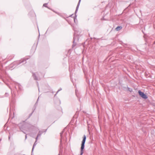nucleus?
I'll list each match as a JSON object with an SVG mask.
<instances>
[{"mask_svg": "<svg viewBox=\"0 0 155 155\" xmlns=\"http://www.w3.org/2000/svg\"><path fill=\"white\" fill-rule=\"evenodd\" d=\"M75 18H74V21H75Z\"/></svg>", "mask_w": 155, "mask_h": 155, "instance_id": "a211bd4d", "label": "nucleus"}, {"mask_svg": "<svg viewBox=\"0 0 155 155\" xmlns=\"http://www.w3.org/2000/svg\"><path fill=\"white\" fill-rule=\"evenodd\" d=\"M77 38V39H78V38L77 37H75L74 36V38H73V44L72 45V47L73 48L74 46H75L76 45V43H75V39Z\"/></svg>", "mask_w": 155, "mask_h": 155, "instance_id": "20e7f679", "label": "nucleus"}, {"mask_svg": "<svg viewBox=\"0 0 155 155\" xmlns=\"http://www.w3.org/2000/svg\"><path fill=\"white\" fill-rule=\"evenodd\" d=\"M72 15H71L70 16H71Z\"/></svg>", "mask_w": 155, "mask_h": 155, "instance_id": "412c9836", "label": "nucleus"}, {"mask_svg": "<svg viewBox=\"0 0 155 155\" xmlns=\"http://www.w3.org/2000/svg\"><path fill=\"white\" fill-rule=\"evenodd\" d=\"M2 139H0V142L1 141Z\"/></svg>", "mask_w": 155, "mask_h": 155, "instance_id": "aec40b11", "label": "nucleus"}, {"mask_svg": "<svg viewBox=\"0 0 155 155\" xmlns=\"http://www.w3.org/2000/svg\"><path fill=\"white\" fill-rule=\"evenodd\" d=\"M62 134H63V132H62L60 133V135H61V138H62Z\"/></svg>", "mask_w": 155, "mask_h": 155, "instance_id": "4468645a", "label": "nucleus"}, {"mask_svg": "<svg viewBox=\"0 0 155 155\" xmlns=\"http://www.w3.org/2000/svg\"><path fill=\"white\" fill-rule=\"evenodd\" d=\"M8 93H6L5 94V95L6 96H7L8 95Z\"/></svg>", "mask_w": 155, "mask_h": 155, "instance_id": "ddd939ff", "label": "nucleus"}, {"mask_svg": "<svg viewBox=\"0 0 155 155\" xmlns=\"http://www.w3.org/2000/svg\"><path fill=\"white\" fill-rule=\"evenodd\" d=\"M37 141H35V142L33 145V148H32V152H31L32 153V152L33 151L34 147L36 146V145H37Z\"/></svg>", "mask_w": 155, "mask_h": 155, "instance_id": "0eeeda50", "label": "nucleus"}, {"mask_svg": "<svg viewBox=\"0 0 155 155\" xmlns=\"http://www.w3.org/2000/svg\"><path fill=\"white\" fill-rule=\"evenodd\" d=\"M47 3H45L44 4H43V6H44L45 7H47V8H48V7L47 6Z\"/></svg>", "mask_w": 155, "mask_h": 155, "instance_id": "9d476101", "label": "nucleus"}, {"mask_svg": "<svg viewBox=\"0 0 155 155\" xmlns=\"http://www.w3.org/2000/svg\"><path fill=\"white\" fill-rule=\"evenodd\" d=\"M129 91H130L131 92V91H132V89H131V90H129Z\"/></svg>", "mask_w": 155, "mask_h": 155, "instance_id": "f3484780", "label": "nucleus"}, {"mask_svg": "<svg viewBox=\"0 0 155 155\" xmlns=\"http://www.w3.org/2000/svg\"><path fill=\"white\" fill-rule=\"evenodd\" d=\"M86 137L85 135H84L83 139L81 143L80 155H82L83 153V150L84 148V144L86 141Z\"/></svg>", "mask_w": 155, "mask_h": 155, "instance_id": "f257e3e1", "label": "nucleus"}, {"mask_svg": "<svg viewBox=\"0 0 155 155\" xmlns=\"http://www.w3.org/2000/svg\"><path fill=\"white\" fill-rule=\"evenodd\" d=\"M140 96L142 98L146 99L147 98V97L144 93L142 92L140 90H139L138 91Z\"/></svg>", "mask_w": 155, "mask_h": 155, "instance_id": "f03ea898", "label": "nucleus"}, {"mask_svg": "<svg viewBox=\"0 0 155 155\" xmlns=\"http://www.w3.org/2000/svg\"><path fill=\"white\" fill-rule=\"evenodd\" d=\"M122 28V27L120 26H118L116 28L115 30L116 31H119Z\"/></svg>", "mask_w": 155, "mask_h": 155, "instance_id": "423d86ee", "label": "nucleus"}, {"mask_svg": "<svg viewBox=\"0 0 155 155\" xmlns=\"http://www.w3.org/2000/svg\"><path fill=\"white\" fill-rule=\"evenodd\" d=\"M25 61V59H22L20 61V64L22 62H24V61Z\"/></svg>", "mask_w": 155, "mask_h": 155, "instance_id": "1a4fd4ad", "label": "nucleus"}, {"mask_svg": "<svg viewBox=\"0 0 155 155\" xmlns=\"http://www.w3.org/2000/svg\"><path fill=\"white\" fill-rule=\"evenodd\" d=\"M46 130H45V132L46 131Z\"/></svg>", "mask_w": 155, "mask_h": 155, "instance_id": "5701e85b", "label": "nucleus"}, {"mask_svg": "<svg viewBox=\"0 0 155 155\" xmlns=\"http://www.w3.org/2000/svg\"><path fill=\"white\" fill-rule=\"evenodd\" d=\"M10 136H9V137H8V139H9V140L10 139Z\"/></svg>", "mask_w": 155, "mask_h": 155, "instance_id": "dca6fc26", "label": "nucleus"}, {"mask_svg": "<svg viewBox=\"0 0 155 155\" xmlns=\"http://www.w3.org/2000/svg\"><path fill=\"white\" fill-rule=\"evenodd\" d=\"M38 137L37 136L36 138V139H36V141H37V140H38Z\"/></svg>", "mask_w": 155, "mask_h": 155, "instance_id": "2eb2a0df", "label": "nucleus"}, {"mask_svg": "<svg viewBox=\"0 0 155 155\" xmlns=\"http://www.w3.org/2000/svg\"><path fill=\"white\" fill-rule=\"evenodd\" d=\"M42 132H41V131H39V133H38V134L37 135V136L38 137H40V136H41V134H42Z\"/></svg>", "mask_w": 155, "mask_h": 155, "instance_id": "6e6552de", "label": "nucleus"}, {"mask_svg": "<svg viewBox=\"0 0 155 155\" xmlns=\"http://www.w3.org/2000/svg\"><path fill=\"white\" fill-rule=\"evenodd\" d=\"M81 1V0H79L78 2V5H77L76 9V10H75V16L76 17L77 16L76 14L77 13V12H78V8H79V6L80 3Z\"/></svg>", "mask_w": 155, "mask_h": 155, "instance_id": "7ed1b4c3", "label": "nucleus"}, {"mask_svg": "<svg viewBox=\"0 0 155 155\" xmlns=\"http://www.w3.org/2000/svg\"><path fill=\"white\" fill-rule=\"evenodd\" d=\"M27 127H32V126H31V125L30 124H28V126H27Z\"/></svg>", "mask_w": 155, "mask_h": 155, "instance_id": "9b49d317", "label": "nucleus"}, {"mask_svg": "<svg viewBox=\"0 0 155 155\" xmlns=\"http://www.w3.org/2000/svg\"><path fill=\"white\" fill-rule=\"evenodd\" d=\"M26 138H27V136L26 135L25 136V139H26Z\"/></svg>", "mask_w": 155, "mask_h": 155, "instance_id": "6ab92c4d", "label": "nucleus"}, {"mask_svg": "<svg viewBox=\"0 0 155 155\" xmlns=\"http://www.w3.org/2000/svg\"><path fill=\"white\" fill-rule=\"evenodd\" d=\"M37 83H38V85H38V82H37Z\"/></svg>", "mask_w": 155, "mask_h": 155, "instance_id": "4be33fe9", "label": "nucleus"}, {"mask_svg": "<svg viewBox=\"0 0 155 155\" xmlns=\"http://www.w3.org/2000/svg\"><path fill=\"white\" fill-rule=\"evenodd\" d=\"M33 76L34 78V80H40V78H38L36 76L35 74L34 73L33 74Z\"/></svg>", "mask_w": 155, "mask_h": 155, "instance_id": "39448f33", "label": "nucleus"}, {"mask_svg": "<svg viewBox=\"0 0 155 155\" xmlns=\"http://www.w3.org/2000/svg\"><path fill=\"white\" fill-rule=\"evenodd\" d=\"M61 90H62V89H61V88H60V89H59V90L57 92L56 94H55V95H56V94H57V93H58V92L59 91H60Z\"/></svg>", "mask_w": 155, "mask_h": 155, "instance_id": "f8f14e48", "label": "nucleus"}]
</instances>
